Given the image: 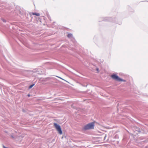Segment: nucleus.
Returning <instances> with one entry per match:
<instances>
[{
	"instance_id": "nucleus-1",
	"label": "nucleus",
	"mask_w": 148,
	"mask_h": 148,
	"mask_svg": "<svg viewBox=\"0 0 148 148\" xmlns=\"http://www.w3.org/2000/svg\"><path fill=\"white\" fill-rule=\"evenodd\" d=\"M94 127V122L89 123L84 127V129L85 130L93 129Z\"/></svg>"
},
{
	"instance_id": "nucleus-2",
	"label": "nucleus",
	"mask_w": 148,
	"mask_h": 148,
	"mask_svg": "<svg viewBox=\"0 0 148 148\" xmlns=\"http://www.w3.org/2000/svg\"><path fill=\"white\" fill-rule=\"evenodd\" d=\"M111 77L113 79L119 82H124L125 81L119 78L116 74H114L111 76Z\"/></svg>"
},
{
	"instance_id": "nucleus-3",
	"label": "nucleus",
	"mask_w": 148,
	"mask_h": 148,
	"mask_svg": "<svg viewBox=\"0 0 148 148\" xmlns=\"http://www.w3.org/2000/svg\"><path fill=\"white\" fill-rule=\"evenodd\" d=\"M54 126L59 133L60 134H62V132L60 126L55 123H54Z\"/></svg>"
},
{
	"instance_id": "nucleus-4",
	"label": "nucleus",
	"mask_w": 148,
	"mask_h": 148,
	"mask_svg": "<svg viewBox=\"0 0 148 148\" xmlns=\"http://www.w3.org/2000/svg\"><path fill=\"white\" fill-rule=\"evenodd\" d=\"M32 14L33 15H35L37 16H40V14L38 13H37L36 12H33L32 13Z\"/></svg>"
},
{
	"instance_id": "nucleus-5",
	"label": "nucleus",
	"mask_w": 148,
	"mask_h": 148,
	"mask_svg": "<svg viewBox=\"0 0 148 148\" xmlns=\"http://www.w3.org/2000/svg\"><path fill=\"white\" fill-rule=\"evenodd\" d=\"M73 35L72 34H68L67 35V37H71Z\"/></svg>"
},
{
	"instance_id": "nucleus-6",
	"label": "nucleus",
	"mask_w": 148,
	"mask_h": 148,
	"mask_svg": "<svg viewBox=\"0 0 148 148\" xmlns=\"http://www.w3.org/2000/svg\"><path fill=\"white\" fill-rule=\"evenodd\" d=\"M34 84H32V85H30L29 86V88H32L33 86H34Z\"/></svg>"
},
{
	"instance_id": "nucleus-7",
	"label": "nucleus",
	"mask_w": 148,
	"mask_h": 148,
	"mask_svg": "<svg viewBox=\"0 0 148 148\" xmlns=\"http://www.w3.org/2000/svg\"><path fill=\"white\" fill-rule=\"evenodd\" d=\"M96 70L97 71H99V69L98 68H96Z\"/></svg>"
},
{
	"instance_id": "nucleus-8",
	"label": "nucleus",
	"mask_w": 148,
	"mask_h": 148,
	"mask_svg": "<svg viewBox=\"0 0 148 148\" xmlns=\"http://www.w3.org/2000/svg\"><path fill=\"white\" fill-rule=\"evenodd\" d=\"M28 97H29L30 96V95H28Z\"/></svg>"
}]
</instances>
